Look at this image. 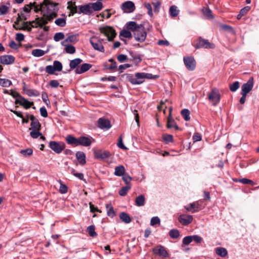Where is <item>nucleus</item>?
I'll use <instances>...</instances> for the list:
<instances>
[{"mask_svg":"<svg viewBox=\"0 0 259 259\" xmlns=\"http://www.w3.org/2000/svg\"><path fill=\"white\" fill-rule=\"evenodd\" d=\"M193 241L192 236H188L184 237L183 239V243L185 245L189 244Z\"/></svg>","mask_w":259,"mask_h":259,"instance_id":"obj_61","label":"nucleus"},{"mask_svg":"<svg viewBox=\"0 0 259 259\" xmlns=\"http://www.w3.org/2000/svg\"><path fill=\"white\" fill-rule=\"evenodd\" d=\"M199 207L200 204L198 201L191 203L188 205L185 206V208L187 211H190L192 213H195L198 211Z\"/></svg>","mask_w":259,"mask_h":259,"instance_id":"obj_19","label":"nucleus"},{"mask_svg":"<svg viewBox=\"0 0 259 259\" xmlns=\"http://www.w3.org/2000/svg\"><path fill=\"white\" fill-rule=\"evenodd\" d=\"M87 232L89 235L92 237L97 236V233L95 232V227L94 225H91L87 228Z\"/></svg>","mask_w":259,"mask_h":259,"instance_id":"obj_38","label":"nucleus"},{"mask_svg":"<svg viewBox=\"0 0 259 259\" xmlns=\"http://www.w3.org/2000/svg\"><path fill=\"white\" fill-rule=\"evenodd\" d=\"M130 30H122L120 32V35L123 36L124 38H131L132 37V33L130 31Z\"/></svg>","mask_w":259,"mask_h":259,"instance_id":"obj_45","label":"nucleus"},{"mask_svg":"<svg viewBox=\"0 0 259 259\" xmlns=\"http://www.w3.org/2000/svg\"><path fill=\"white\" fill-rule=\"evenodd\" d=\"M253 87V78L250 77L246 83L243 84L241 87V93L247 95L252 90Z\"/></svg>","mask_w":259,"mask_h":259,"instance_id":"obj_10","label":"nucleus"},{"mask_svg":"<svg viewBox=\"0 0 259 259\" xmlns=\"http://www.w3.org/2000/svg\"><path fill=\"white\" fill-rule=\"evenodd\" d=\"M76 157L79 164L81 165H84L85 164V155L83 152L77 151L76 153Z\"/></svg>","mask_w":259,"mask_h":259,"instance_id":"obj_25","label":"nucleus"},{"mask_svg":"<svg viewBox=\"0 0 259 259\" xmlns=\"http://www.w3.org/2000/svg\"><path fill=\"white\" fill-rule=\"evenodd\" d=\"M145 203V198L143 195H140L136 197L135 204L138 206H142Z\"/></svg>","mask_w":259,"mask_h":259,"instance_id":"obj_30","label":"nucleus"},{"mask_svg":"<svg viewBox=\"0 0 259 259\" xmlns=\"http://www.w3.org/2000/svg\"><path fill=\"white\" fill-rule=\"evenodd\" d=\"M30 126L32 130H41V124L39 123L38 119H36L35 121L31 122V124H30Z\"/></svg>","mask_w":259,"mask_h":259,"instance_id":"obj_43","label":"nucleus"},{"mask_svg":"<svg viewBox=\"0 0 259 259\" xmlns=\"http://www.w3.org/2000/svg\"><path fill=\"white\" fill-rule=\"evenodd\" d=\"M131 185H126L124 187H123L119 191V194L121 196H124L126 195L128 191L131 189Z\"/></svg>","mask_w":259,"mask_h":259,"instance_id":"obj_40","label":"nucleus"},{"mask_svg":"<svg viewBox=\"0 0 259 259\" xmlns=\"http://www.w3.org/2000/svg\"><path fill=\"white\" fill-rule=\"evenodd\" d=\"M127 80L133 84H140L144 81L145 75L144 72H138L135 74V78L132 74H126Z\"/></svg>","mask_w":259,"mask_h":259,"instance_id":"obj_4","label":"nucleus"},{"mask_svg":"<svg viewBox=\"0 0 259 259\" xmlns=\"http://www.w3.org/2000/svg\"><path fill=\"white\" fill-rule=\"evenodd\" d=\"M184 62L187 68L190 71H193L196 67L195 60L193 57H187L184 58Z\"/></svg>","mask_w":259,"mask_h":259,"instance_id":"obj_12","label":"nucleus"},{"mask_svg":"<svg viewBox=\"0 0 259 259\" xmlns=\"http://www.w3.org/2000/svg\"><path fill=\"white\" fill-rule=\"evenodd\" d=\"M33 23L35 22H32L31 21H26L23 23V26L21 28H15L16 30H27L28 31L30 32L32 30V28H37L36 25H33Z\"/></svg>","mask_w":259,"mask_h":259,"instance_id":"obj_20","label":"nucleus"},{"mask_svg":"<svg viewBox=\"0 0 259 259\" xmlns=\"http://www.w3.org/2000/svg\"><path fill=\"white\" fill-rule=\"evenodd\" d=\"M56 71H61L62 70V64L59 61H54L53 65Z\"/></svg>","mask_w":259,"mask_h":259,"instance_id":"obj_49","label":"nucleus"},{"mask_svg":"<svg viewBox=\"0 0 259 259\" xmlns=\"http://www.w3.org/2000/svg\"><path fill=\"white\" fill-rule=\"evenodd\" d=\"M122 176V180L125 182V183L127 185H130V182L132 180V177H130L127 174H124Z\"/></svg>","mask_w":259,"mask_h":259,"instance_id":"obj_60","label":"nucleus"},{"mask_svg":"<svg viewBox=\"0 0 259 259\" xmlns=\"http://www.w3.org/2000/svg\"><path fill=\"white\" fill-rule=\"evenodd\" d=\"M78 8L79 9L78 14L83 13V14L90 15L92 13L90 3L83 6H79Z\"/></svg>","mask_w":259,"mask_h":259,"instance_id":"obj_22","label":"nucleus"},{"mask_svg":"<svg viewBox=\"0 0 259 259\" xmlns=\"http://www.w3.org/2000/svg\"><path fill=\"white\" fill-rule=\"evenodd\" d=\"M40 130H32V131L30 133V136L33 138L36 139L41 136V133L39 132Z\"/></svg>","mask_w":259,"mask_h":259,"instance_id":"obj_58","label":"nucleus"},{"mask_svg":"<svg viewBox=\"0 0 259 259\" xmlns=\"http://www.w3.org/2000/svg\"><path fill=\"white\" fill-rule=\"evenodd\" d=\"M119 218L125 223L128 224L131 222V219L130 215L125 212H121L119 215Z\"/></svg>","mask_w":259,"mask_h":259,"instance_id":"obj_34","label":"nucleus"},{"mask_svg":"<svg viewBox=\"0 0 259 259\" xmlns=\"http://www.w3.org/2000/svg\"><path fill=\"white\" fill-rule=\"evenodd\" d=\"M82 62V60L80 58H76L70 61L69 66L71 69H76L78 67V65Z\"/></svg>","mask_w":259,"mask_h":259,"instance_id":"obj_28","label":"nucleus"},{"mask_svg":"<svg viewBox=\"0 0 259 259\" xmlns=\"http://www.w3.org/2000/svg\"><path fill=\"white\" fill-rule=\"evenodd\" d=\"M99 30L101 33L107 37V39L109 41H113L116 35L115 30L111 26L100 27Z\"/></svg>","mask_w":259,"mask_h":259,"instance_id":"obj_5","label":"nucleus"},{"mask_svg":"<svg viewBox=\"0 0 259 259\" xmlns=\"http://www.w3.org/2000/svg\"><path fill=\"white\" fill-rule=\"evenodd\" d=\"M121 8L124 13H130L135 11L136 7L133 2L128 1L122 4Z\"/></svg>","mask_w":259,"mask_h":259,"instance_id":"obj_9","label":"nucleus"},{"mask_svg":"<svg viewBox=\"0 0 259 259\" xmlns=\"http://www.w3.org/2000/svg\"><path fill=\"white\" fill-rule=\"evenodd\" d=\"M163 139L166 143L173 141V136L171 135L164 134L163 135Z\"/></svg>","mask_w":259,"mask_h":259,"instance_id":"obj_57","label":"nucleus"},{"mask_svg":"<svg viewBox=\"0 0 259 259\" xmlns=\"http://www.w3.org/2000/svg\"><path fill=\"white\" fill-rule=\"evenodd\" d=\"M55 23L59 26L64 27L66 24V19L62 18H58L55 21Z\"/></svg>","mask_w":259,"mask_h":259,"instance_id":"obj_47","label":"nucleus"},{"mask_svg":"<svg viewBox=\"0 0 259 259\" xmlns=\"http://www.w3.org/2000/svg\"><path fill=\"white\" fill-rule=\"evenodd\" d=\"M31 54L34 57H39L44 56L45 51L41 49H34L32 50Z\"/></svg>","mask_w":259,"mask_h":259,"instance_id":"obj_39","label":"nucleus"},{"mask_svg":"<svg viewBox=\"0 0 259 259\" xmlns=\"http://www.w3.org/2000/svg\"><path fill=\"white\" fill-rule=\"evenodd\" d=\"M48 21H50L47 18L45 17L44 16L42 17H39L38 16L36 17L34 20L32 21V22H35L38 27L42 28L44 25H46L48 24Z\"/></svg>","mask_w":259,"mask_h":259,"instance_id":"obj_21","label":"nucleus"},{"mask_svg":"<svg viewBox=\"0 0 259 259\" xmlns=\"http://www.w3.org/2000/svg\"><path fill=\"white\" fill-rule=\"evenodd\" d=\"M126 27L127 29L133 32L134 37L137 41L141 42L145 41L147 32L143 25H138L134 21H130L126 24Z\"/></svg>","mask_w":259,"mask_h":259,"instance_id":"obj_1","label":"nucleus"},{"mask_svg":"<svg viewBox=\"0 0 259 259\" xmlns=\"http://www.w3.org/2000/svg\"><path fill=\"white\" fill-rule=\"evenodd\" d=\"M24 86L23 87V90L25 92L26 94L28 95L29 96H34L37 97L39 95V93L36 90H33L31 89H26L25 88V83H23Z\"/></svg>","mask_w":259,"mask_h":259,"instance_id":"obj_29","label":"nucleus"},{"mask_svg":"<svg viewBox=\"0 0 259 259\" xmlns=\"http://www.w3.org/2000/svg\"><path fill=\"white\" fill-rule=\"evenodd\" d=\"M106 208L107 215L111 218H113L115 215V213L112 204L111 203L107 204Z\"/></svg>","mask_w":259,"mask_h":259,"instance_id":"obj_32","label":"nucleus"},{"mask_svg":"<svg viewBox=\"0 0 259 259\" xmlns=\"http://www.w3.org/2000/svg\"><path fill=\"white\" fill-rule=\"evenodd\" d=\"M240 87V83L239 81H235L229 86L230 91L232 92H236Z\"/></svg>","mask_w":259,"mask_h":259,"instance_id":"obj_48","label":"nucleus"},{"mask_svg":"<svg viewBox=\"0 0 259 259\" xmlns=\"http://www.w3.org/2000/svg\"><path fill=\"white\" fill-rule=\"evenodd\" d=\"M21 44H17L14 40H11L9 44V46L13 49L17 50L21 46Z\"/></svg>","mask_w":259,"mask_h":259,"instance_id":"obj_64","label":"nucleus"},{"mask_svg":"<svg viewBox=\"0 0 259 259\" xmlns=\"http://www.w3.org/2000/svg\"><path fill=\"white\" fill-rule=\"evenodd\" d=\"M172 107H170L169 108V115L167 117V121L166 124V127L168 128H175L176 130L180 129L179 127L176 124L175 120L173 119L171 116Z\"/></svg>","mask_w":259,"mask_h":259,"instance_id":"obj_13","label":"nucleus"},{"mask_svg":"<svg viewBox=\"0 0 259 259\" xmlns=\"http://www.w3.org/2000/svg\"><path fill=\"white\" fill-rule=\"evenodd\" d=\"M160 222V220L159 218L157 217H154L152 218L150 221V225L151 226H154L156 224H159Z\"/></svg>","mask_w":259,"mask_h":259,"instance_id":"obj_63","label":"nucleus"},{"mask_svg":"<svg viewBox=\"0 0 259 259\" xmlns=\"http://www.w3.org/2000/svg\"><path fill=\"white\" fill-rule=\"evenodd\" d=\"M181 114L185 121H189L190 120V112L188 109H184L181 111Z\"/></svg>","mask_w":259,"mask_h":259,"instance_id":"obj_42","label":"nucleus"},{"mask_svg":"<svg viewBox=\"0 0 259 259\" xmlns=\"http://www.w3.org/2000/svg\"><path fill=\"white\" fill-rule=\"evenodd\" d=\"M68 4L69 5L70 4H72V6H69L68 7V8L70 9L71 12L72 13L75 14V13H78V12L77 11V7L75 6V3L72 4L71 2H69L68 3Z\"/></svg>","mask_w":259,"mask_h":259,"instance_id":"obj_56","label":"nucleus"},{"mask_svg":"<svg viewBox=\"0 0 259 259\" xmlns=\"http://www.w3.org/2000/svg\"><path fill=\"white\" fill-rule=\"evenodd\" d=\"M91 143V140L89 138L82 136L78 138L77 146L81 145L87 147L90 146Z\"/></svg>","mask_w":259,"mask_h":259,"instance_id":"obj_24","label":"nucleus"},{"mask_svg":"<svg viewBox=\"0 0 259 259\" xmlns=\"http://www.w3.org/2000/svg\"><path fill=\"white\" fill-rule=\"evenodd\" d=\"M65 147V144L63 142L52 141L49 143V147L57 154L61 153Z\"/></svg>","mask_w":259,"mask_h":259,"instance_id":"obj_7","label":"nucleus"},{"mask_svg":"<svg viewBox=\"0 0 259 259\" xmlns=\"http://www.w3.org/2000/svg\"><path fill=\"white\" fill-rule=\"evenodd\" d=\"M65 47V51L67 53L73 54L75 52V48L74 46L71 45H67L66 44Z\"/></svg>","mask_w":259,"mask_h":259,"instance_id":"obj_51","label":"nucleus"},{"mask_svg":"<svg viewBox=\"0 0 259 259\" xmlns=\"http://www.w3.org/2000/svg\"><path fill=\"white\" fill-rule=\"evenodd\" d=\"M94 154L95 157L99 159H104L109 157L111 155L108 151L101 150L94 151Z\"/></svg>","mask_w":259,"mask_h":259,"instance_id":"obj_14","label":"nucleus"},{"mask_svg":"<svg viewBox=\"0 0 259 259\" xmlns=\"http://www.w3.org/2000/svg\"><path fill=\"white\" fill-rule=\"evenodd\" d=\"M60 188H59V192L61 194H65L68 191V187L67 186L65 185V184H63L62 182H61V181L60 180Z\"/></svg>","mask_w":259,"mask_h":259,"instance_id":"obj_53","label":"nucleus"},{"mask_svg":"<svg viewBox=\"0 0 259 259\" xmlns=\"http://www.w3.org/2000/svg\"><path fill=\"white\" fill-rule=\"evenodd\" d=\"M15 103L23 106L25 109L29 108L33 104V102L28 101L22 96L20 97V99H16Z\"/></svg>","mask_w":259,"mask_h":259,"instance_id":"obj_16","label":"nucleus"},{"mask_svg":"<svg viewBox=\"0 0 259 259\" xmlns=\"http://www.w3.org/2000/svg\"><path fill=\"white\" fill-rule=\"evenodd\" d=\"M169 235L171 238L177 239L180 236V233L177 229H171L169 232Z\"/></svg>","mask_w":259,"mask_h":259,"instance_id":"obj_46","label":"nucleus"},{"mask_svg":"<svg viewBox=\"0 0 259 259\" xmlns=\"http://www.w3.org/2000/svg\"><path fill=\"white\" fill-rule=\"evenodd\" d=\"M12 84L11 81L8 79H5V78H0V85L5 87H8L10 86V85Z\"/></svg>","mask_w":259,"mask_h":259,"instance_id":"obj_52","label":"nucleus"},{"mask_svg":"<svg viewBox=\"0 0 259 259\" xmlns=\"http://www.w3.org/2000/svg\"><path fill=\"white\" fill-rule=\"evenodd\" d=\"M42 5L46 8V11L43 16L47 18L49 21H52L57 17L58 9L57 6L58 5V3L53 2L50 0H44Z\"/></svg>","mask_w":259,"mask_h":259,"instance_id":"obj_2","label":"nucleus"},{"mask_svg":"<svg viewBox=\"0 0 259 259\" xmlns=\"http://www.w3.org/2000/svg\"><path fill=\"white\" fill-rule=\"evenodd\" d=\"M216 253L218 255L222 257H225L228 254V252L226 249L223 247L217 248L216 249Z\"/></svg>","mask_w":259,"mask_h":259,"instance_id":"obj_41","label":"nucleus"},{"mask_svg":"<svg viewBox=\"0 0 259 259\" xmlns=\"http://www.w3.org/2000/svg\"><path fill=\"white\" fill-rule=\"evenodd\" d=\"M92 67V65L90 64L84 63L82 64L80 67L77 68L75 70L76 74H82L88 70H89Z\"/></svg>","mask_w":259,"mask_h":259,"instance_id":"obj_23","label":"nucleus"},{"mask_svg":"<svg viewBox=\"0 0 259 259\" xmlns=\"http://www.w3.org/2000/svg\"><path fill=\"white\" fill-rule=\"evenodd\" d=\"M153 253L162 257H168V254L165 248L162 245H157L153 248Z\"/></svg>","mask_w":259,"mask_h":259,"instance_id":"obj_11","label":"nucleus"},{"mask_svg":"<svg viewBox=\"0 0 259 259\" xmlns=\"http://www.w3.org/2000/svg\"><path fill=\"white\" fill-rule=\"evenodd\" d=\"M193 46L196 49L200 48L214 49L215 47L214 44L210 42L208 40L204 39L202 37H199L195 41Z\"/></svg>","mask_w":259,"mask_h":259,"instance_id":"obj_3","label":"nucleus"},{"mask_svg":"<svg viewBox=\"0 0 259 259\" xmlns=\"http://www.w3.org/2000/svg\"><path fill=\"white\" fill-rule=\"evenodd\" d=\"M125 168L123 165H119L115 168L114 175L117 176H121L124 174Z\"/></svg>","mask_w":259,"mask_h":259,"instance_id":"obj_33","label":"nucleus"},{"mask_svg":"<svg viewBox=\"0 0 259 259\" xmlns=\"http://www.w3.org/2000/svg\"><path fill=\"white\" fill-rule=\"evenodd\" d=\"M65 35L63 32H57L54 35V39L55 41H59V40L63 39Z\"/></svg>","mask_w":259,"mask_h":259,"instance_id":"obj_54","label":"nucleus"},{"mask_svg":"<svg viewBox=\"0 0 259 259\" xmlns=\"http://www.w3.org/2000/svg\"><path fill=\"white\" fill-rule=\"evenodd\" d=\"M250 9V8L249 6L245 7L244 8L241 9L239 14L237 16V19H240L242 16L245 15L249 12Z\"/></svg>","mask_w":259,"mask_h":259,"instance_id":"obj_36","label":"nucleus"},{"mask_svg":"<svg viewBox=\"0 0 259 259\" xmlns=\"http://www.w3.org/2000/svg\"><path fill=\"white\" fill-rule=\"evenodd\" d=\"M234 182H240L243 184H249L251 186H253L254 183L253 181L251 180L246 179V178H243V179H235L233 180Z\"/></svg>","mask_w":259,"mask_h":259,"instance_id":"obj_35","label":"nucleus"},{"mask_svg":"<svg viewBox=\"0 0 259 259\" xmlns=\"http://www.w3.org/2000/svg\"><path fill=\"white\" fill-rule=\"evenodd\" d=\"M15 58L12 55H5L0 57V64L9 65L13 64Z\"/></svg>","mask_w":259,"mask_h":259,"instance_id":"obj_15","label":"nucleus"},{"mask_svg":"<svg viewBox=\"0 0 259 259\" xmlns=\"http://www.w3.org/2000/svg\"><path fill=\"white\" fill-rule=\"evenodd\" d=\"M78 35H71L68 36L64 40L61 42L62 46H66V44L68 42H76L77 39Z\"/></svg>","mask_w":259,"mask_h":259,"instance_id":"obj_26","label":"nucleus"},{"mask_svg":"<svg viewBox=\"0 0 259 259\" xmlns=\"http://www.w3.org/2000/svg\"><path fill=\"white\" fill-rule=\"evenodd\" d=\"M98 126L101 129H109L111 126L110 121L104 118H100L98 119Z\"/></svg>","mask_w":259,"mask_h":259,"instance_id":"obj_18","label":"nucleus"},{"mask_svg":"<svg viewBox=\"0 0 259 259\" xmlns=\"http://www.w3.org/2000/svg\"><path fill=\"white\" fill-rule=\"evenodd\" d=\"M90 5L92 13L94 11H99L103 8V4L100 1H97L96 3H90Z\"/></svg>","mask_w":259,"mask_h":259,"instance_id":"obj_27","label":"nucleus"},{"mask_svg":"<svg viewBox=\"0 0 259 259\" xmlns=\"http://www.w3.org/2000/svg\"><path fill=\"white\" fill-rule=\"evenodd\" d=\"M179 13V10L176 6H172L169 8V14L172 17H177Z\"/></svg>","mask_w":259,"mask_h":259,"instance_id":"obj_37","label":"nucleus"},{"mask_svg":"<svg viewBox=\"0 0 259 259\" xmlns=\"http://www.w3.org/2000/svg\"><path fill=\"white\" fill-rule=\"evenodd\" d=\"M208 100L212 103L213 105H217L220 101L221 95L217 88H213L208 96Z\"/></svg>","mask_w":259,"mask_h":259,"instance_id":"obj_6","label":"nucleus"},{"mask_svg":"<svg viewBox=\"0 0 259 259\" xmlns=\"http://www.w3.org/2000/svg\"><path fill=\"white\" fill-rule=\"evenodd\" d=\"M9 10V8L5 5L0 6V16L7 14Z\"/></svg>","mask_w":259,"mask_h":259,"instance_id":"obj_55","label":"nucleus"},{"mask_svg":"<svg viewBox=\"0 0 259 259\" xmlns=\"http://www.w3.org/2000/svg\"><path fill=\"white\" fill-rule=\"evenodd\" d=\"M66 141L68 144L77 146L78 138H76L71 135L67 136L66 138Z\"/></svg>","mask_w":259,"mask_h":259,"instance_id":"obj_31","label":"nucleus"},{"mask_svg":"<svg viewBox=\"0 0 259 259\" xmlns=\"http://www.w3.org/2000/svg\"><path fill=\"white\" fill-rule=\"evenodd\" d=\"M46 71L48 74H53L56 71L53 65H48L46 67Z\"/></svg>","mask_w":259,"mask_h":259,"instance_id":"obj_62","label":"nucleus"},{"mask_svg":"<svg viewBox=\"0 0 259 259\" xmlns=\"http://www.w3.org/2000/svg\"><path fill=\"white\" fill-rule=\"evenodd\" d=\"M193 217L191 215L181 214L179 216V221L183 225L187 226L193 221Z\"/></svg>","mask_w":259,"mask_h":259,"instance_id":"obj_17","label":"nucleus"},{"mask_svg":"<svg viewBox=\"0 0 259 259\" xmlns=\"http://www.w3.org/2000/svg\"><path fill=\"white\" fill-rule=\"evenodd\" d=\"M90 42L95 50L101 52H104L105 50L102 42L98 40L96 36H93L91 37L90 39Z\"/></svg>","mask_w":259,"mask_h":259,"instance_id":"obj_8","label":"nucleus"},{"mask_svg":"<svg viewBox=\"0 0 259 259\" xmlns=\"http://www.w3.org/2000/svg\"><path fill=\"white\" fill-rule=\"evenodd\" d=\"M71 174L75 177L77 178L78 179L82 180L83 181H85V180L84 179L83 174L82 173H78L76 172L74 169L72 168L71 169Z\"/></svg>","mask_w":259,"mask_h":259,"instance_id":"obj_44","label":"nucleus"},{"mask_svg":"<svg viewBox=\"0 0 259 259\" xmlns=\"http://www.w3.org/2000/svg\"><path fill=\"white\" fill-rule=\"evenodd\" d=\"M20 153L24 156H30L32 154L33 150L31 148H28L25 150H21Z\"/></svg>","mask_w":259,"mask_h":259,"instance_id":"obj_59","label":"nucleus"},{"mask_svg":"<svg viewBox=\"0 0 259 259\" xmlns=\"http://www.w3.org/2000/svg\"><path fill=\"white\" fill-rule=\"evenodd\" d=\"M203 13L204 15L208 19L213 18V16L212 15L211 11L208 8H206L203 9Z\"/></svg>","mask_w":259,"mask_h":259,"instance_id":"obj_50","label":"nucleus"}]
</instances>
